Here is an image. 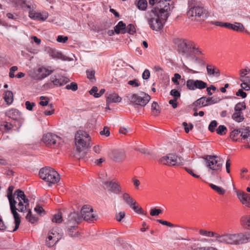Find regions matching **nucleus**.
Masks as SVG:
<instances>
[{
  "mask_svg": "<svg viewBox=\"0 0 250 250\" xmlns=\"http://www.w3.org/2000/svg\"><path fill=\"white\" fill-rule=\"evenodd\" d=\"M41 178L48 183V186L58 183L60 179L58 173L50 167L42 168L39 172Z\"/></svg>",
  "mask_w": 250,
  "mask_h": 250,
  "instance_id": "nucleus-3",
  "label": "nucleus"
},
{
  "mask_svg": "<svg viewBox=\"0 0 250 250\" xmlns=\"http://www.w3.org/2000/svg\"><path fill=\"white\" fill-rule=\"evenodd\" d=\"M68 228L66 230L67 235L72 238L78 237L79 236V231L76 225H68Z\"/></svg>",
  "mask_w": 250,
  "mask_h": 250,
  "instance_id": "nucleus-23",
  "label": "nucleus"
},
{
  "mask_svg": "<svg viewBox=\"0 0 250 250\" xmlns=\"http://www.w3.org/2000/svg\"><path fill=\"white\" fill-rule=\"evenodd\" d=\"M246 108V105L244 103H237L234 107V111L242 112V110Z\"/></svg>",
  "mask_w": 250,
  "mask_h": 250,
  "instance_id": "nucleus-48",
  "label": "nucleus"
},
{
  "mask_svg": "<svg viewBox=\"0 0 250 250\" xmlns=\"http://www.w3.org/2000/svg\"><path fill=\"white\" fill-rule=\"evenodd\" d=\"M193 105L196 107H201L203 106H206V97H202L196 101H195L193 104Z\"/></svg>",
  "mask_w": 250,
  "mask_h": 250,
  "instance_id": "nucleus-36",
  "label": "nucleus"
},
{
  "mask_svg": "<svg viewBox=\"0 0 250 250\" xmlns=\"http://www.w3.org/2000/svg\"><path fill=\"white\" fill-rule=\"evenodd\" d=\"M50 80L51 82L57 86L63 85L69 82V79L67 77L59 74L52 76Z\"/></svg>",
  "mask_w": 250,
  "mask_h": 250,
  "instance_id": "nucleus-17",
  "label": "nucleus"
},
{
  "mask_svg": "<svg viewBox=\"0 0 250 250\" xmlns=\"http://www.w3.org/2000/svg\"><path fill=\"white\" fill-rule=\"evenodd\" d=\"M228 29H232L237 32H245L249 34V32L247 30H245V27L243 24L240 22H235L233 24L229 23Z\"/></svg>",
  "mask_w": 250,
  "mask_h": 250,
  "instance_id": "nucleus-22",
  "label": "nucleus"
},
{
  "mask_svg": "<svg viewBox=\"0 0 250 250\" xmlns=\"http://www.w3.org/2000/svg\"><path fill=\"white\" fill-rule=\"evenodd\" d=\"M162 210L160 209L154 208L151 209L150 214L152 216H157L162 213Z\"/></svg>",
  "mask_w": 250,
  "mask_h": 250,
  "instance_id": "nucleus-59",
  "label": "nucleus"
},
{
  "mask_svg": "<svg viewBox=\"0 0 250 250\" xmlns=\"http://www.w3.org/2000/svg\"><path fill=\"white\" fill-rule=\"evenodd\" d=\"M59 240L55 239L52 236L48 234V236L45 240V245L49 248L54 246L58 242Z\"/></svg>",
  "mask_w": 250,
  "mask_h": 250,
  "instance_id": "nucleus-33",
  "label": "nucleus"
},
{
  "mask_svg": "<svg viewBox=\"0 0 250 250\" xmlns=\"http://www.w3.org/2000/svg\"><path fill=\"white\" fill-rule=\"evenodd\" d=\"M128 84L133 87H138L140 85V83L138 82V80L134 79L128 82Z\"/></svg>",
  "mask_w": 250,
  "mask_h": 250,
  "instance_id": "nucleus-64",
  "label": "nucleus"
},
{
  "mask_svg": "<svg viewBox=\"0 0 250 250\" xmlns=\"http://www.w3.org/2000/svg\"><path fill=\"white\" fill-rule=\"evenodd\" d=\"M52 221L56 223H61L62 221V215L60 213L55 214L52 219Z\"/></svg>",
  "mask_w": 250,
  "mask_h": 250,
  "instance_id": "nucleus-51",
  "label": "nucleus"
},
{
  "mask_svg": "<svg viewBox=\"0 0 250 250\" xmlns=\"http://www.w3.org/2000/svg\"><path fill=\"white\" fill-rule=\"evenodd\" d=\"M14 188V187L13 186H10L9 187L7 190V197L9 200L10 208L11 213L13 214L15 220V227L13 229V231H15L19 227L21 223V219L19 216V214L17 212H16V205L17 203V201L15 199L14 195L12 194V192L13 191Z\"/></svg>",
  "mask_w": 250,
  "mask_h": 250,
  "instance_id": "nucleus-5",
  "label": "nucleus"
},
{
  "mask_svg": "<svg viewBox=\"0 0 250 250\" xmlns=\"http://www.w3.org/2000/svg\"><path fill=\"white\" fill-rule=\"evenodd\" d=\"M3 99L7 104H11L13 102V94L12 91H5L3 94Z\"/></svg>",
  "mask_w": 250,
  "mask_h": 250,
  "instance_id": "nucleus-29",
  "label": "nucleus"
},
{
  "mask_svg": "<svg viewBox=\"0 0 250 250\" xmlns=\"http://www.w3.org/2000/svg\"><path fill=\"white\" fill-rule=\"evenodd\" d=\"M51 56L53 58L61 59L62 60H65L64 56H63L61 53L58 51H52L51 52Z\"/></svg>",
  "mask_w": 250,
  "mask_h": 250,
  "instance_id": "nucleus-54",
  "label": "nucleus"
},
{
  "mask_svg": "<svg viewBox=\"0 0 250 250\" xmlns=\"http://www.w3.org/2000/svg\"><path fill=\"white\" fill-rule=\"evenodd\" d=\"M67 219L68 225H75L76 224L81 221L82 216L80 215L78 212H73L69 215Z\"/></svg>",
  "mask_w": 250,
  "mask_h": 250,
  "instance_id": "nucleus-21",
  "label": "nucleus"
},
{
  "mask_svg": "<svg viewBox=\"0 0 250 250\" xmlns=\"http://www.w3.org/2000/svg\"><path fill=\"white\" fill-rule=\"evenodd\" d=\"M125 157V152L123 150H117L114 153V159L117 161H121L123 160Z\"/></svg>",
  "mask_w": 250,
  "mask_h": 250,
  "instance_id": "nucleus-34",
  "label": "nucleus"
},
{
  "mask_svg": "<svg viewBox=\"0 0 250 250\" xmlns=\"http://www.w3.org/2000/svg\"><path fill=\"white\" fill-rule=\"evenodd\" d=\"M242 131L241 129H234L231 132L230 134V137L231 139H232L233 141H237L238 139V137L239 136H241Z\"/></svg>",
  "mask_w": 250,
  "mask_h": 250,
  "instance_id": "nucleus-41",
  "label": "nucleus"
},
{
  "mask_svg": "<svg viewBox=\"0 0 250 250\" xmlns=\"http://www.w3.org/2000/svg\"><path fill=\"white\" fill-rule=\"evenodd\" d=\"M160 3L158 8L159 11L152 10L147 18V21L150 27L156 31L161 30L165 21L169 16L171 7L167 3Z\"/></svg>",
  "mask_w": 250,
  "mask_h": 250,
  "instance_id": "nucleus-1",
  "label": "nucleus"
},
{
  "mask_svg": "<svg viewBox=\"0 0 250 250\" xmlns=\"http://www.w3.org/2000/svg\"><path fill=\"white\" fill-rule=\"evenodd\" d=\"M183 125L184 126V129L186 133H188L189 131L191 130L193 127V126L192 124H189L188 125L186 122H183Z\"/></svg>",
  "mask_w": 250,
  "mask_h": 250,
  "instance_id": "nucleus-60",
  "label": "nucleus"
},
{
  "mask_svg": "<svg viewBox=\"0 0 250 250\" xmlns=\"http://www.w3.org/2000/svg\"><path fill=\"white\" fill-rule=\"evenodd\" d=\"M227 130V127L224 125H220L216 129L217 133L219 135H223V132Z\"/></svg>",
  "mask_w": 250,
  "mask_h": 250,
  "instance_id": "nucleus-58",
  "label": "nucleus"
},
{
  "mask_svg": "<svg viewBox=\"0 0 250 250\" xmlns=\"http://www.w3.org/2000/svg\"><path fill=\"white\" fill-rule=\"evenodd\" d=\"M207 86V83L202 80L189 79L186 82V86L189 90H195L196 89H203Z\"/></svg>",
  "mask_w": 250,
  "mask_h": 250,
  "instance_id": "nucleus-14",
  "label": "nucleus"
},
{
  "mask_svg": "<svg viewBox=\"0 0 250 250\" xmlns=\"http://www.w3.org/2000/svg\"><path fill=\"white\" fill-rule=\"evenodd\" d=\"M22 200H18L19 203L18 204V208H16V211L18 210L20 212H23L29 207V202L27 203H24Z\"/></svg>",
  "mask_w": 250,
  "mask_h": 250,
  "instance_id": "nucleus-38",
  "label": "nucleus"
},
{
  "mask_svg": "<svg viewBox=\"0 0 250 250\" xmlns=\"http://www.w3.org/2000/svg\"><path fill=\"white\" fill-rule=\"evenodd\" d=\"M250 72V69L248 68L245 69H242L240 70L239 73L240 75V81L243 82V78Z\"/></svg>",
  "mask_w": 250,
  "mask_h": 250,
  "instance_id": "nucleus-46",
  "label": "nucleus"
},
{
  "mask_svg": "<svg viewBox=\"0 0 250 250\" xmlns=\"http://www.w3.org/2000/svg\"><path fill=\"white\" fill-rule=\"evenodd\" d=\"M243 236L241 237L242 238L241 239V244L245 243L248 242L250 241V233H241Z\"/></svg>",
  "mask_w": 250,
  "mask_h": 250,
  "instance_id": "nucleus-45",
  "label": "nucleus"
},
{
  "mask_svg": "<svg viewBox=\"0 0 250 250\" xmlns=\"http://www.w3.org/2000/svg\"><path fill=\"white\" fill-rule=\"evenodd\" d=\"M208 172L212 175L218 174L222 170L223 160L216 155H207L205 158Z\"/></svg>",
  "mask_w": 250,
  "mask_h": 250,
  "instance_id": "nucleus-2",
  "label": "nucleus"
},
{
  "mask_svg": "<svg viewBox=\"0 0 250 250\" xmlns=\"http://www.w3.org/2000/svg\"><path fill=\"white\" fill-rule=\"evenodd\" d=\"M65 88L67 89H70L73 91H75L78 89V86L76 83H71L70 84H67Z\"/></svg>",
  "mask_w": 250,
  "mask_h": 250,
  "instance_id": "nucleus-56",
  "label": "nucleus"
},
{
  "mask_svg": "<svg viewBox=\"0 0 250 250\" xmlns=\"http://www.w3.org/2000/svg\"><path fill=\"white\" fill-rule=\"evenodd\" d=\"M191 250H219L217 248L212 246L199 247L192 248Z\"/></svg>",
  "mask_w": 250,
  "mask_h": 250,
  "instance_id": "nucleus-50",
  "label": "nucleus"
},
{
  "mask_svg": "<svg viewBox=\"0 0 250 250\" xmlns=\"http://www.w3.org/2000/svg\"><path fill=\"white\" fill-rule=\"evenodd\" d=\"M125 33H128L131 35L136 33V29L134 25L132 24H129L127 26H125Z\"/></svg>",
  "mask_w": 250,
  "mask_h": 250,
  "instance_id": "nucleus-44",
  "label": "nucleus"
},
{
  "mask_svg": "<svg viewBox=\"0 0 250 250\" xmlns=\"http://www.w3.org/2000/svg\"><path fill=\"white\" fill-rule=\"evenodd\" d=\"M187 15L191 20L201 21L205 20L208 17L207 11L202 6H189Z\"/></svg>",
  "mask_w": 250,
  "mask_h": 250,
  "instance_id": "nucleus-4",
  "label": "nucleus"
},
{
  "mask_svg": "<svg viewBox=\"0 0 250 250\" xmlns=\"http://www.w3.org/2000/svg\"><path fill=\"white\" fill-rule=\"evenodd\" d=\"M122 100V98L118 94L112 93L109 94L106 97V104H108L111 103H120Z\"/></svg>",
  "mask_w": 250,
  "mask_h": 250,
  "instance_id": "nucleus-25",
  "label": "nucleus"
},
{
  "mask_svg": "<svg viewBox=\"0 0 250 250\" xmlns=\"http://www.w3.org/2000/svg\"><path fill=\"white\" fill-rule=\"evenodd\" d=\"M209 186L212 189L216 191L219 194L223 195L225 193V190L222 187H218L211 183L209 184Z\"/></svg>",
  "mask_w": 250,
  "mask_h": 250,
  "instance_id": "nucleus-43",
  "label": "nucleus"
},
{
  "mask_svg": "<svg viewBox=\"0 0 250 250\" xmlns=\"http://www.w3.org/2000/svg\"><path fill=\"white\" fill-rule=\"evenodd\" d=\"M29 17L31 19L34 20L44 21L48 17V14L46 12H43L42 13L37 12L33 10V11L29 12Z\"/></svg>",
  "mask_w": 250,
  "mask_h": 250,
  "instance_id": "nucleus-20",
  "label": "nucleus"
},
{
  "mask_svg": "<svg viewBox=\"0 0 250 250\" xmlns=\"http://www.w3.org/2000/svg\"><path fill=\"white\" fill-rule=\"evenodd\" d=\"M114 31L116 34L125 33V24L120 21L114 27Z\"/></svg>",
  "mask_w": 250,
  "mask_h": 250,
  "instance_id": "nucleus-30",
  "label": "nucleus"
},
{
  "mask_svg": "<svg viewBox=\"0 0 250 250\" xmlns=\"http://www.w3.org/2000/svg\"><path fill=\"white\" fill-rule=\"evenodd\" d=\"M82 218L86 221H93L96 220V215L93 208L88 205L83 206L81 210Z\"/></svg>",
  "mask_w": 250,
  "mask_h": 250,
  "instance_id": "nucleus-13",
  "label": "nucleus"
},
{
  "mask_svg": "<svg viewBox=\"0 0 250 250\" xmlns=\"http://www.w3.org/2000/svg\"><path fill=\"white\" fill-rule=\"evenodd\" d=\"M206 104L207 106L208 105L218 103L220 101L221 99L217 97H206Z\"/></svg>",
  "mask_w": 250,
  "mask_h": 250,
  "instance_id": "nucleus-37",
  "label": "nucleus"
},
{
  "mask_svg": "<svg viewBox=\"0 0 250 250\" xmlns=\"http://www.w3.org/2000/svg\"><path fill=\"white\" fill-rule=\"evenodd\" d=\"M150 99V96L149 95L142 92L140 95L137 94H132L129 100L132 104L144 106L148 103Z\"/></svg>",
  "mask_w": 250,
  "mask_h": 250,
  "instance_id": "nucleus-12",
  "label": "nucleus"
},
{
  "mask_svg": "<svg viewBox=\"0 0 250 250\" xmlns=\"http://www.w3.org/2000/svg\"><path fill=\"white\" fill-rule=\"evenodd\" d=\"M54 70L48 68L40 66L33 70L30 73L31 77L34 80H42L53 73Z\"/></svg>",
  "mask_w": 250,
  "mask_h": 250,
  "instance_id": "nucleus-11",
  "label": "nucleus"
},
{
  "mask_svg": "<svg viewBox=\"0 0 250 250\" xmlns=\"http://www.w3.org/2000/svg\"><path fill=\"white\" fill-rule=\"evenodd\" d=\"M14 197L18 200H22L24 203H27L29 202V200L26 198V196L24 194L23 191L20 189L16 190L14 193Z\"/></svg>",
  "mask_w": 250,
  "mask_h": 250,
  "instance_id": "nucleus-27",
  "label": "nucleus"
},
{
  "mask_svg": "<svg viewBox=\"0 0 250 250\" xmlns=\"http://www.w3.org/2000/svg\"><path fill=\"white\" fill-rule=\"evenodd\" d=\"M137 6L139 10L144 11L147 8V2L146 0H138Z\"/></svg>",
  "mask_w": 250,
  "mask_h": 250,
  "instance_id": "nucleus-40",
  "label": "nucleus"
},
{
  "mask_svg": "<svg viewBox=\"0 0 250 250\" xmlns=\"http://www.w3.org/2000/svg\"><path fill=\"white\" fill-rule=\"evenodd\" d=\"M75 144L79 151L90 147L91 138L89 134L83 130H79L75 136Z\"/></svg>",
  "mask_w": 250,
  "mask_h": 250,
  "instance_id": "nucleus-6",
  "label": "nucleus"
},
{
  "mask_svg": "<svg viewBox=\"0 0 250 250\" xmlns=\"http://www.w3.org/2000/svg\"><path fill=\"white\" fill-rule=\"evenodd\" d=\"M125 216V212L124 211H120L119 213L116 215L115 218L118 221L121 222Z\"/></svg>",
  "mask_w": 250,
  "mask_h": 250,
  "instance_id": "nucleus-62",
  "label": "nucleus"
},
{
  "mask_svg": "<svg viewBox=\"0 0 250 250\" xmlns=\"http://www.w3.org/2000/svg\"><path fill=\"white\" fill-rule=\"evenodd\" d=\"M122 198L125 203L130 207L132 206L134 204H136V201L131 197L130 195L127 193L123 194Z\"/></svg>",
  "mask_w": 250,
  "mask_h": 250,
  "instance_id": "nucleus-31",
  "label": "nucleus"
},
{
  "mask_svg": "<svg viewBox=\"0 0 250 250\" xmlns=\"http://www.w3.org/2000/svg\"><path fill=\"white\" fill-rule=\"evenodd\" d=\"M232 118L233 120L238 123L242 122L244 119L243 113L239 111H234L232 115Z\"/></svg>",
  "mask_w": 250,
  "mask_h": 250,
  "instance_id": "nucleus-35",
  "label": "nucleus"
},
{
  "mask_svg": "<svg viewBox=\"0 0 250 250\" xmlns=\"http://www.w3.org/2000/svg\"><path fill=\"white\" fill-rule=\"evenodd\" d=\"M6 115L13 120L15 127L19 130L24 122L21 112L16 109H11L6 112Z\"/></svg>",
  "mask_w": 250,
  "mask_h": 250,
  "instance_id": "nucleus-10",
  "label": "nucleus"
},
{
  "mask_svg": "<svg viewBox=\"0 0 250 250\" xmlns=\"http://www.w3.org/2000/svg\"><path fill=\"white\" fill-rule=\"evenodd\" d=\"M193 54L196 55H202V52L201 50L200 49L199 46L196 44L195 42H194V47L192 48V55Z\"/></svg>",
  "mask_w": 250,
  "mask_h": 250,
  "instance_id": "nucleus-47",
  "label": "nucleus"
},
{
  "mask_svg": "<svg viewBox=\"0 0 250 250\" xmlns=\"http://www.w3.org/2000/svg\"><path fill=\"white\" fill-rule=\"evenodd\" d=\"M41 101L39 104L42 106H46L48 104L49 99L48 97L45 96H41L40 97Z\"/></svg>",
  "mask_w": 250,
  "mask_h": 250,
  "instance_id": "nucleus-52",
  "label": "nucleus"
},
{
  "mask_svg": "<svg viewBox=\"0 0 250 250\" xmlns=\"http://www.w3.org/2000/svg\"><path fill=\"white\" fill-rule=\"evenodd\" d=\"M16 3L18 6H20L24 11H33L36 8V5L33 0H16Z\"/></svg>",
  "mask_w": 250,
  "mask_h": 250,
  "instance_id": "nucleus-15",
  "label": "nucleus"
},
{
  "mask_svg": "<svg viewBox=\"0 0 250 250\" xmlns=\"http://www.w3.org/2000/svg\"><path fill=\"white\" fill-rule=\"evenodd\" d=\"M104 188L109 191L116 194H119L122 192V188L118 182L105 181L103 183Z\"/></svg>",
  "mask_w": 250,
  "mask_h": 250,
  "instance_id": "nucleus-16",
  "label": "nucleus"
},
{
  "mask_svg": "<svg viewBox=\"0 0 250 250\" xmlns=\"http://www.w3.org/2000/svg\"><path fill=\"white\" fill-rule=\"evenodd\" d=\"M86 73L87 78L91 82H93V81L95 80V71L92 70H87Z\"/></svg>",
  "mask_w": 250,
  "mask_h": 250,
  "instance_id": "nucleus-53",
  "label": "nucleus"
},
{
  "mask_svg": "<svg viewBox=\"0 0 250 250\" xmlns=\"http://www.w3.org/2000/svg\"><path fill=\"white\" fill-rule=\"evenodd\" d=\"M194 42L188 40H180L178 45V52L186 58H193L192 50L194 47Z\"/></svg>",
  "mask_w": 250,
  "mask_h": 250,
  "instance_id": "nucleus-7",
  "label": "nucleus"
},
{
  "mask_svg": "<svg viewBox=\"0 0 250 250\" xmlns=\"http://www.w3.org/2000/svg\"><path fill=\"white\" fill-rule=\"evenodd\" d=\"M26 218L32 224L36 223L38 221V218L32 214V212L30 209H28Z\"/></svg>",
  "mask_w": 250,
  "mask_h": 250,
  "instance_id": "nucleus-42",
  "label": "nucleus"
},
{
  "mask_svg": "<svg viewBox=\"0 0 250 250\" xmlns=\"http://www.w3.org/2000/svg\"><path fill=\"white\" fill-rule=\"evenodd\" d=\"M211 23L213 25H216L218 26L224 27L228 28V26H229V22H222L215 21H212Z\"/></svg>",
  "mask_w": 250,
  "mask_h": 250,
  "instance_id": "nucleus-55",
  "label": "nucleus"
},
{
  "mask_svg": "<svg viewBox=\"0 0 250 250\" xmlns=\"http://www.w3.org/2000/svg\"><path fill=\"white\" fill-rule=\"evenodd\" d=\"M159 162L162 165L169 167L184 165L183 159L181 157L173 154L163 156L159 159Z\"/></svg>",
  "mask_w": 250,
  "mask_h": 250,
  "instance_id": "nucleus-9",
  "label": "nucleus"
},
{
  "mask_svg": "<svg viewBox=\"0 0 250 250\" xmlns=\"http://www.w3.org/2000/svg\"><path fill=\"white\" fill-rule=\"evenodd\" d=\"M130 207L132 208V209L134 210V211H135L137 213L142 214L144 215L146 214V213H145L144 211L143 210L142 208L140 207L139 206H136V204H134L132 205V206H131Z\"/></svg>",
  "mask_w": 250,
  "mask_h": 250,
  "instance_id": "nucleus-49",
  "label": "nucleus"
},
{
  "mask_svg": "<svg viewBox=\"0 0 250 250\" xmlns=\"http://www.w3.org/2000/svg\"><path fill=\"white\" fill-rule=\"evenodd\" d=\"M68 37L67 36H62L59 35L58 36L57 41L59 42L65 43L68 40Z\"/></svg>",
  "mask_w": 250,
  "mask_h": 250,
  "instance_id": "nucleus-63",
  "label": "nucleus"
},
{
  "mask_svg": "<svg viewBox=\"0 0 250 250\" xmlns=\"http://www.w3.org/2000/svg\"><path fill=\"white\" fill-rule=\"evenodd\" d=\"M243 235L240 233H225L217 235V242L231 245L241 244L240 241Z\"/></svg>",
  "mask_w": 250,
  "mask_h": 250,
  "instance_id": "nucleus-8",
  "label": "nucleus"
},
{
  "mask_svg": "<svg viewBox=\"0 0 250 250\" xmlns=\"http://www.w3.org/2000/svg\"><path fill=\"white\" fill-rule=\"evenodd\" d=\"M235 192L240 202L246 207L250 208V194L240 190Z\"/></svg>",
  "mask_w": 250,
  "mask_h": 250,
  "instance_id": "nucleus-19",
  "label": "nucleus"
},
{
  "mask_svg": "<svg viewBox=\"0 0 250 250\" xmlns=\"http://www.w3.org/2000/svg\"><path fill=\"white\" fill-rule=\"evenodd\" d=\"M207 71L209 76L219 77L220 75L219 69L211 64H208L207 65Z\"/></svg>",
  "mask_w": 250,
  "mask_h": 250,
  "instance_id": "nucleus-24",
  "label": "nucleus"
},
{
  "mask_svg": "<svg viewBox=\"0 0 250 250\" xmlns=\"http://www.w3.org/2000/svg\"><path fill=\"white\" fill-rule=\"evenodd\" d=\"M170 94L174 97V99H177L180 97V93L176 89H172L170 92Z\"/></svg>",
  "mask_w": 250,
  "mask_h": 250,
  "instance_id": "nucleus-61",
  "label": "nucleus"
},
{
  "mask_svg": "<svg viewBox=\"0 0 250 250\" xmlns=\"http://www.w3.org/2000/svg\"><path fill=\"white\" fill-rule=\"evenodd\" d=\"M241 136L247 143H250V130L249 127H246L244 131H242Z\"/></svg>",
  "mask_w": 250,
  "mask_h": 250,
  "instance_id": "nucleus-39",
  "label": "nucleus"
},
{
  "mask_svg": "<svg viewBox=\"0 0 250 250\" xmlns=\"http://www.w3.org/2000/svg\"><path fill=\"white\" fill-rule=\"evenodd\" d=\"M217 122L215 120L212 121L210 122L208 125V129L211 132H214L215 129V127L217 126Z\"/></svg>",
  "mask_w": 250,
  "mask_h": 250,
  "instance_id": "nucleus-57",
  "label": "nucleus"
},
{
  "mask_svg": "<svg viewBox=\"0 0 250 250\" xmlns=\"http://www.w3.org/2000/svg\"><path fill=\"white\" fill-rule=\"evenodd\" d=\"M199 233L204 236L208 237H215L216 238V241H217V235H218V233H216L213 231H208L205 229H200L199 231Z\"/></svg>",
  "mask_w": 250,
  "mask_h": 250,
  "instance_id": "nucleus-32",
  "label": "nucleus"
},
{
  "mask_svg": "<svg viewBox=\"0 0 250 250\" xmlns=\"http://www.w3.org/2000/svg\"><path fill=\"white\" fill-rule=\"evenodd\" d=\"M149 3L151 5H154L156 4V6L153 10L159 11L158 7H159L160 3H163L164 4H166L165 3H167V4L168 3L169 6L171 7V10L173 8V6L171 4V1L170 0H149Z\"/></svg>",
  "mask_w": 250,
  "mask_h": 250,
  "instance_id": "nucleus-26",
  "label": "nucleus"
},
{
  "mask_svg": "<svg viewBox=\"0 0 250 250\" xmlns=\"http://www.w3.org/2000/svg\"><path fill=\"white\" fill-rule=\"evenodd\" d=\"M48 234L51 235L55 239L60 240L62 237V234L61 233V230L58 228H54L48 232Z\"/></svg>",
  "mask_w": 250,
  "mask_h": 250,
  "instance_id": "nucleus-28",
  "label": "nucleus"
},
{
  "mask_svg": "<svg viewBox=\"0 0 250 250\" xmlns=\"http://www.w3.org/2000/svg\"><path fill=\"white\" fill-rule=\"evenodd\" d=\"M60 139V138L57 135L48 133L43 135L42 140L46 146H50L56 145L57 140Z\"/></svg>",
  "mask_w": 250,
  "mask_h": 250,
  "instance_id": "nucleus-18",
  "label": "nucleus"
}]
</instances>
